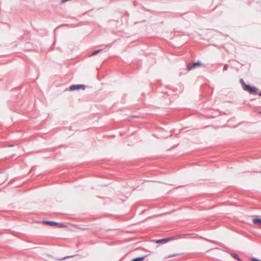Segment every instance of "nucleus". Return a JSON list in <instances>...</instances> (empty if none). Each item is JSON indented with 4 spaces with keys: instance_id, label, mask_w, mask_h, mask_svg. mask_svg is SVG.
<instances>
[{
    "instance_id": "f257e3e1",
    "label": "nucleus",
    "mask_w": 261,
    "mask_h": 261,
    "mask_svg": "<svg viewBox=\"0 0 261 261\" xmlns=\"http://www.w3.org/2000/svg\"><path fill=\"white\" fill-rule=\"evenodd\" d=\"M243 89L248 92L250 94H256L258 93L257 88L254 87H251L249 85H245V88Z\"/></svg>"
},
{
    "instance_id": "f03ea898",
    "label": "nucleus",
    "mask_w": 261,
    "mask_h": 261,
    "mask_svg": "<svg viewBox=\"0 0 261 261\" xmlns=\"http://www.w3.org/2000/svg\"><path fill=\"white\" fill-rule=\"evenodd\" d=\"M174 239H175L174 237H169V238L162 239H160V240H153L152 241L153 242H155L156 244H165V243H167L168 242L173 240Z\"/></svg>"
},
{
    "instance_id": "7ed1b4c3",
    "label": "nucleus",
    "mask_w": 261,
    "mask_h": 261,
    "mask_svg": "<svg viewBox=\"0 0 261 261\" xmlns=\"http://www.w3.org/2000/svg\"><path fill=\"white\" fill-rule=\"evenodd\" d=\"M85 89V86L84 85H73L69 87V89L71 91L79 90V89Z\"/></svg>"
},
{
    "instance_id": "20e7f679",
    "label": "nucleus",
    "mask_w": 261,
    "mask_h": 261,
    "mask_svg": "<svg viewBox=\"0 0 261 261\" xmlns=\"http://www.w3.org/2000/svg\"><path fill=\"white\" fill-rule=\"evenodd\" d=\"M201 63L199 62H196V63H194L193 64V65H191L190 64H188L187 65V69L188 70L190 71L195 68H196V67H199L200 66H201Z\"/></svg>"
},
{
    "instance_id": "39448f33",
    "label": "nucleus",
    "mask_w": 261,
    "mask_h": 261,
    "mask_svg": "<svg viewBox=\"0 0 261 261\" xmlns=\"http://www.w3.org/2000/svg\"><path fill=\"white\" fill-rule=\"evenodd\" d=\"M44 223L48 224L50 226L59 225L60 227L62 226V224L54 221H45L43 222Z\"/></svg>"
},
{
    "instance_id": "423d86ee",
    "label": "nucleus",
    "mask_w": 261,
    "mask_h": 261,
    "mask_svg": "<svg viewBox=\"0 0 261 261\" xmlns=\"http://www.w3.org/2000/svg\"><path fill=\"white\" fill-rule=\"evenodd\" d=\"M253 222L255 224H257L261 227V219L259 218H254L253 219Z\"/></svg>"
},
{
    "instance_id": "0eeeda50",
    "label": "nucleus",
    "mask_w": 261,
    "mask_h": 261,
    "mask_svg": "<svg viewBox=\"0 0 261 261\" xmlns=\"http://www.w3.org/2000/svg\"><path fill=\"white\" fill-rule=\"evenodd\" d=\"M231 256L235 258L236 259L238 260V261H243L242 259H241L238 255L236 253H231Z\"/></svg>"
},
{
    "instance_id": "6e6552de",
    "label": "nucleus",
    "mask_w": 261,
    "mask_h": 261,
    "mask_svg": "<svg viewBox=\"0 0 261 261\" xmlns=\"http://www.w3.org/2000/svg\"><path fill=\"white\" fill-rule=\"evenodd\" d=\"M71 257V256H65V257H64L63 258H56V260H64V259H66V258H69Z\"/></svg>"
},
{
    "instance_id": "1a4fd4ad",
    "label": "nucleus",
    "mask_w": 261,
    "mask_h": 261,
    "mask_svg": "<svg viewBox=\"0 0 261 261\" xmlns=\"http://www.w3.org/2000/svg\"><path fill=\"white\" fill-rule=\"evenodd\" d=\"M240 83H241L243 89L245 88V85H247L246 84H245L243 79H241Z\"/></svg>"
},
{
    "instance_id": "9d476101",
    "label": "nucleus",
    "mask_w": 261,
    "mask_h": 261,
    "mask_svg": "<svg viewBox=\"0 0 261 261\" xmlns=\"http://www.w3.org/2000/svg\"><path fill=\"white\" fill-rule=\"evenodd\" d=\"M101 51V49H99V50H96L95 51H94L91 56H94L96 54H97L98 53H99V52H100Z\"/></svg>"
},
{
    "instance_id": "9b49d317",
    "label": "nucleus",
    "mask_w": 261,
    "mask_h": 261,
    "mask_svg": "<svg viewBox=\"0 0 261 261\" xmlns=\"http://www.w3.org/2000/svg\"><path fill=\"white\" fill-rule=\"evenodd\" d=\"M228 65L225 64V65H224V67H223V70H225V71L227 70V69H228Z\"/></svg>"
},
{
    "instance_id": "f8f14e48",
    "label": "nucleus",
    "mask_w": 261,
    "mask_h": 261,
    "mask_svg": "<svg viewBox=\"0 0 261 261\" xmlns=\"http://www.w3.org/2000/svg\"><path fill=\"white\" fill-rule=\"evenodd\" d=\"M176 255H177V254H173L170 255V256L166 257V258H167L169 257H174V256H176Z\"/></svg>"
},
{
    "instance_id": "ddd939ff",
    "label": "nucleus",
    "mask_w": 261,
    "mask_h": 261,
    "mask_svg": "<svg viewBox=\"0 0 261 261\" xmlns=\"http://www.w3.org/2000/svg\"><path fill=\"white\" fill-rule=\"evenodd\" d=\"M251 260L252 261H261L260 260H259V259H258L257 258H252Z\"/></svg>"
},
{
    "instance_id": "4468645a",
    "label": "nucleus",
    "mask_w": 261,
    "mask_h": 261,
    "mask_svg": "<svg viewBox=\"0 0 261 261\" xmlns=\"http://www.w3.org/2000/svg\"><path fill=\"white\" fill-rule=\"evenodd\" d=\"M187 236V234H182V235H180L179 237H181V238H182L185 236Z\"/></svg>"
},
{
    "instance_id": "2eb2a0df",
    "label": "nucleus",
    "mask_w": 261,
    "mask_h": 261,
    "mask_svg": "<svg viewBox=\"0 0 261 261\" xmlns=\"http://www.w3.org/2000/svg\"><path fill=\"white\" fill-rule=\"evenodd\" d=\"M258 94H259L260 96H261V92H260L258 93Z\"/></svg>"
}]
</instances>
